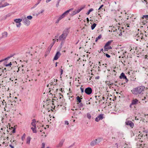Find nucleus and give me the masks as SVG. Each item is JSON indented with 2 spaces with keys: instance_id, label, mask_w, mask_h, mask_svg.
I'll return each instance as SVG.
<instances>
[{
  "instance_id": "12",
  "label": "nucleus",
  "mask_w": 148,
  "mask_h": 148,
  "mask_svg": "<svg viewBox=\"0 0 148 148\" xmlns=\"http://www.w3.org/2000/svg\"><path fill=\"white\" fill-rule=\"evenodd\" d=\"M8 35V33L7 32H4L2 33V36L0 37V40L3 38L6 37Z\"/></svg>"
},
{
  "instance_id": "41",
  "label": "nucleus",
  "mask_w": 148,
  "mask_h": 148,
  "mask_svg": "<svg viewBox=\"0 0 148 148\" xmlns=\"http://www.w3.org/2000/svg\"><path fill=\"white\" fill-rule=\"evenodd\" d=\"M45 143H42V147L41 148H45Z\"/></svg>"
},
{
  "instance_id": "53",
  "label": "nucleus",
  "mask_w": 148,
  "mask_h": 148,
  "mask_svg": "<svg viewBox=\"0 0 148 148\" xmlns=\"http://www.w3.org/2000/svg\"><path fill=\"white\" fill-rule=\"evenodd\" d=\"M112 30H113V31L114 32V31H116L117 30V29H115V30H113V29H112L111 30H109V32H112Z\"/></svg>"
},
{
  "instance_id": "26",
  "label": "nucleus",
  "mask_w": 148,
  "mask_h": 148,
  "mask_svg": "<svg viewBox=\"0 0 148 148\" xmlns=\"http://www.w3.org/2000/svg\"><path fill=\"white\" fill-rule=\"evenodd\" d=\"M143 142V141H142L141 142H140V141L139 140V141L137 143V146H139L140 147L142 146V144H141L140 143H142Z\"/></svg>"
},
{
  "instance_id": "31",
  "label": "nucleus",
  "mask_w": 148,
  "mask_h": 148,
  "mask_svg": "<svg viewBox=\"0 0 148 148\" xmlns=\"http://www.w3.org/2000/svg\"><path fill=\"white\" fill-rule=\"evenodd\" d=\"M101 35H99V36H98L96 38V39L95 40V41L96 42H97V40H98V39L101 38Z\"/></svg>"
},
{
  "instance_id": "24",
  "label": "nucleus",
  "mask_w": 148,
  "mask_h": 148,
  "mask_svg": "<svg viewBox=\"0 0 148 148\" xmlns=\"http://www.w3.org/2000/svg\"><path fill=\"white\" fill-rule=\"evenodd\" d=\"M31 129L32 130L33 132L34 133H36L37 132L36 130V127H32L31 128Z\"/></svg>"
},
{
  "instance_id": "5",
  "label": "nucleus",
  "mask_w": 148,
  "mask_h": 148,
  "mask_svg": "<svg viewBox=\"0 0 148 148\" xmlns=\"http://www.w3.org/2000/svg\"><path fill=\"white\" fill-rule=\"evenodd\" d=\"M22 21V19L21 18H17L14 20V22L16 23V25L17 27H19L21 26V22Z\"/></svg>"
},
{
  "instance_id": "57",
  "label": "nucleus",
  "mask_w": 148,
  "mask_h": 148,
  "mask_svg": "<svg viewBox=\"0 0 148 148\" xmlns=\"http://www.w3.org/2000/svg\"><path fill=\"white\" fill-rule=\"evenodd\" d=\"M61 15L62 17H63V18H64L66 16L64 13L63 14H62Z\"/></svg>"
},
{
  "instance_id": "11",
  "label": "nucleus",
  "mask_w": 148,
  "mask_h": 148,
  "mask_svg": "<svg viewBox=\"0 0 148 148\" xmlns=\"http://www.w3.org/2000/svg\"><path fill=\"white\" fill-rule=\"evenodd\" d=\"M138 100L136 99H134L132 101L131 105H136L138 104Z\"/></svg>"
},
{
  "instance_id": "17",
  "label": "nucleus",
  "mask_w": 148,
  "mask_h": 148,
  "mask_svg": "<svg viewBox=\"0 0 148 148\" xmlns=\"http://www.w3.org/2000/svg\"><path fill=\"white\" fill-rule=\"evenodd\" d=\"M35 122L36 120L35 119H33L32 122L31 123V125L34 127H36V125L35 123Z\"/></svg>"
},
{
  "instance_id": "28",
  "label": "nucleus",
  "mask_w": 148,
  "mask_h": 148,
  "mask_svg": "<svg viewBox=\"0 0 148 148\" xmlns=\"http://www.w3.org/2000/svg\"><path fill=\"white\" fill-rule=\"evenodd\" d=\"M85 6L83 5L79 9H78L79 12H80L83 9L85 8Z\"/></svg>"
},
{
  "instance_id": "38",
  "label": "nucleus",
  "mask_w": 148,
  "mask_h": 148,
  "mask_svg": "<svg viewBox=\"0 0 148 148\" xmlns=\"http://www.w3.org/2000/svg\"><path fill=\"white\" fill-rule=\"evenodd\" d=\"M12 64L11 63V62H10V63L8 64H6L5 65V66H10L11 65H12Z\"/></svg>"
},
{
  "instance_id": "46",
  "label": "nucleus",
  "mask_w": 148,
  "mask_h": 148,
  "mask_svg": "<svg viewBox=\"0 0 148 148\" xmlns=\"http://www.w3.org/2000/svg\"><path fill=\"white\" fill-rule=\"evenodd\" d=\"M142 36H143V35H142V34H141V33H140V35H139L138 36V37H139V38H142Z\"/></svg>"
},
{
  "instance_id": "58",
  "label": "nucleus",
  "mask_w": 148,
  "mask_h": 148,
  "mask_svg": "<svg viewBox=\"0 0 148 148\" xmlns=\"http://www.w3.org/2000/svg\"><path fill=\"white\" fill-rule=\"evenodd\" d=\"M119 28H120V27H118V30H117L116 31V32H117V33H118V31L119 30V31H121V29L119 30Z\"/></svg>"
},
{
  "instance_id": "15",
  "label": "nucleus",
  "mask_w": 148,
  "mask_h": 148,
  "mask_svg": "<svg viewBox=\"0 0 148 148\" xmlns=\"http://www.w3.org/2000/svg\"><path fill=\"white\" fill-rule=\"evenodd\" d=\"M113 40H110L108 41L105 44V47H108V46L111 43L113 42Z\"/></svg>"
},
{
  "instance_id": "43",
  "label": "nucleus",
  "mask_w": 148,
  "mask_h": 148,
  "mask_svg": "<svg viewBox=\"0 0 148 148\" xmlns=\"http://www.w3.org/2000/svg\"><path fill=\"white\" fill-rule=\"evenodd\" d=\"M38 3L36 4L32 8H31V9H32L33 8H34L35 7H36L38 5Z\"/></svg>"
},
{
  "instance_id": "45",
  "label": "nucleus",
  "mask_w": 148,
  "mask_h": 148,
  "mask_svg": "<svg viewBox=\"0 0 148 148\" xmlns=\"http://www.w3.org/2000/svg\"><path fill=\"white\" fill-rule=\"evenodd\" d=\"M95 120L97 122H98L100 120V119H99V118H98V116H97L95 118Z\"/></svg>"
},
{
  "instance_id": "8",
  "label": "nucleus",
  "mask_w": 148,
  "mask_h": 148,
  "mask_svg": "<svg viewBox=\"0 0 148 148\" xmlns=\"http://www.w3.org/2000/svg\"><path fill=\"white\" fill-rule=\"evenodd\" d=\"M125 124L127 125H129L130 127L132 128L134 126V123L130 121L126 120Z\"/></svg>"
},
{
  "instance_id": "49",
  "label": "nucleus",
  "mask_w": 148,
  "mask_h": 148,
  "mask_svg": "<svg viewBox=\"0 0 148 148\" xmlns=\"http://www.w3.org/2000/svg\"><path fill=\"white\" fill-rule=\"evenodd\" d=\"M60 75H61L63 74V70L62 69H60Z\"/></svg>"
},
{
  "instance_id": "2",
  "label": "nucleus",
  "mask_w": 148,
  "mask_h": 148,
  "mask_svg": "<svg viewBox=\"0 0 148 148\" xmlns=\"http://www.w3.org/2000/svg\"><path fill=\"white\" fill-rule=\"evenodd\" d=\"M68 30V28H67L63 31L62 34L60 35L59 37V40H65L69 33Z\"/></svg>"
},
{
  "instance_id": "7",
  "label": "nucleus",
  "mask_w": 148,
  "mask_h": 148,
  "mask_svg": "<svg viewBox=\"0 0 148 148\" xmlns=\"http://www.w3.org/2000/svg\"><path fill=\"white\" fill-rule=\"evenodd\" d=\"M24 25H26V26H28L30 24V22L27 19L26 17L22 19Z\"/></svg>"
},
{
  "instance_id": "56",
  "label": "nucleus",
  "mask_w": 148,
  "mask_h": 148,
  "mask_svg": "<svg viewBox=\"0 0 148 148\" xmlns=\"http://www.w3.org/2000/svg\"><path fill=\"white\" fill-rule=\"evenodd\" d=\"M73 10V8H71L70 9H69V10H67L69 12H70L72 10Z\"/></svg>"
},
{
  "instance_id": "61",
  "label": "nucleus",
  "mask_w": 148,
  "mask_h": 148,
  "mask_svg": "<svg viewBox=\"0 0 148 148\" xmlns=\"http://www.w3.org/2000/svg\"><path fill=\"white\" fill-rule=\"evenodd\" d=\"M41 0H38L37 1V3L39 4Z\"/></svg>"
},
{
  "instance_id": "36",
  "label": "nucleus",
  "mask_w": 148,
  "mask_h": 148,
  "mask_svg": "<svg viewBox=\"0 0 148 148\" xmlns=\"http://www.w3.org/2000/svg\"><path fill=\"white\" fill-rule=\"evenodd\" d=\"M83 104L82 103H81V102L80 103V104L79 105V107L80 108H82L83 107Z\"/></svg>"
},
{
  "instance_id": "35",
  "label": "nucleus",
  "mask_w": 148,
  "mask_h": 148,
  "mask_svg": "<svg viewBox=\"0 0 148 148\" xmlns=\"http://www.w3.org/2000/svg\"><path fill=\"white\" fill-rule=\"evenodd\" d=\"M145 18L148 19V15H144L143 16V18Z\"/></svg>"
},
{
  "instance_id": "48",
  "label": "nucleus",
  "mask_w": 148,
  "mask_h": 148,
  "mask_svg": "<svg viewBox=\"0 0 148 148\" xmlns=\"http://www.w3.org/2000/svg\"><path fill=\"white\" fill-rule=\"evenodd\" d=\"M44 10H42L40 12H38V14H40L41 13H42L43 12H44Z\"/></svg>"
},
{
  "instance_id": "44",
  "label": "nucleus",
  "mask_w": 148,
  "mask_h": 148,
  "mask_svg": "<svg viewBox=\"0 0 148 148\" xmlns=\"http://www.w3.org/2000/svg\"><path fill=\"white\" fill-rule=\"evenodd\" d=\"M105 55L108 58H110V56L107 53L105 54Z\"/></svg>"
},
{
  "instance_id": "18",
  "label": "nucleus",
  "mask_w": 148,
  "mask_h": 148,
  "mask_svg": "<svg viewBox=\"0 0 148 148\" xmlns=\"http://www.w3.org/2000/svg\"><path fill=\"white\" fill-rule=\"evenodd\" d=\"M76 98L77 102L79 103H80L81 102V99L82 98H81L79 96H78L76 97Z\"/></svg>"
},
{
  "instance_id": "23",
  "label": "nucleus",
  "mask_w": 148,
  "mask_h": 148,
  "mask_svg": "<svg viewBox=\"0 0 148 148\" xmlns=\"http://www.w3.org/2000/svg\"><path fill=\"white\" fill-rule=\"evenodd\" d=\"M98 118L100 120H102L103 118V114H99L98 116Z\"/></svg>"
},
{
  "instance_id": "64",
  "label": "nucleus",
  "mask_w": 148,
  "mask_h": 148,
  "mask_svg": "<svg viewBox=\"0 0 148 148\" xmlns=\"http://www.w3.org/2000/svg\"><path fill=\"white\" fill-rule=\"evenodd\" d=\"M108 49H112V47L111 46H109V47H108Z\"/></svg>"
},
{
  "instance_id": "37",
  "label": "nucleus",
  "mask_w": 148,
  "mask_h": 148,
  "mask_svg": "<svg viewBox=\"0 0 148 148\" xmlns=\"http://www.w3.org/2000/svg\"><path fill=\"white\" fill-rule=\"evenodd\" d=\"M116 72L114 70H113L112 71V74H114L115 75H116Z\"/></svg>"
},
{
  "instance_id": "10",
  "label": "nucleus",
  "mask_w": 148,
  "mask_h": 148,
  "mask_svg": "<svg viewBox=\"0 0 148 148\" xmlns=\"http://www.w3.org/2000/svg\"><path fill=\"white\" fill-rule=\"evenodd\" d=\"M64 141V139H62L60 141L59 143L57 145V147H60L63 145V143Z\"/></svg>"
},
{
  "instance_id": "54",
  "label": "nucleus",
  "mask_w": 148,
  "mask_h": 148,
  "mask_svg": "<svg viewBox=\"0 0 148 148\" xmlns=\"http://www.w3.org/2000/svg\"><path fill=\"white\" fill-rule=\"evenodd\" d=\"M9 146L11 148H14V146L13 145H9Z\"/></svg>"
},
{
  "instance_id": "6",
  "label": "nucleus",
  "mask_w": 148,
  "mask_h": 148,
  "mask_svg": "<svg viewBox=\"0 0 148 148\" xmlns=\"http://www.w3.org/2000/svg\"><path fill=\"white\" fill-rule=\"evenodd\" d=\"M119 78L121 79H125L126 83H127L128 81V80L126 76L123 73H121L120 76H119Z\"/></svg>"
},
{
  "instance_id": "13",
  "label": "nucleus",
  "mask_w": 148,
  "mask_h": 148,
  "mask_svg": "<svg viewBox=\"0 0 148 148\" xmlns=\"http://www.w3.org/2000/svg\"><path fill=\"white\" fill-rule=\"evenodd\" d=\"M79 12L78 10H75L73 12H72L71 13V15L72 16H73L74 15H75V14L78 13Z\"/></svg>"
},
{
  "instance_id": "20",
  "label": "nucleus",
  "mask_w": 148,
  "mask_h": 148,
  "mask_svg": "<svg viewBox=\"0 0 148 148\" xmlns=\"http://www.w3.org/2000/svg\"><path fill=\"white\" fill-rule=\"evenodd\" d=\"M53 42L49 46V47H50L49 48H51V49L52 47H53V45H54V43H55V42H56V40L54 39H53Z\"/></svg>"
},
{
  "instance_id": "29",
  "label": "nucleus",
  "mask_w": 148,
  "mask_h": 148,
  "mask_svg": "<svg viewBox=\"0 0 148 148\" xmlns=\"http://www.w3.org/2000/svg\"><path fill=\"white\" fill-rule=\"evenodd\" d=\"M146 99V97H144V98L142 99V101L143 103H145L147 102L146 101H145V99Z\"/></svg>"
},
{
  "instance_id": "55",
  "label": "nucleus",
  "mask_w": 148,
  "mask_h": 148,
  "mask_svg": "<svg viewBox=\"0 0 148 148\" xmlns=\"http://www.w3.org/2000/svg\"><path fill=\"white\" fill-rule=\"evenodd\" d=\"M60 21V20H59V19L58 18L56 21V23L57 24Z\"/></svg>"
},
{
  "instance_id": "39",
  "label": "nucleus",
  "mask_w": 148,
  "mask_h": 148,
  "mask_svg": "<svg viewBox=\"0 0 148 148\" xmlns=\"http://www.w3.org/2000/svg\"><path fill=\"white\" fill-rule=\"evenodd\" d=\"M25 134H24L21 137V139L22 140H23V139L25 138Z\"/></svg>"
},
{
  "instance_id": "60",
  "label": "nucleus",
  "mask_w": 148,
  "mask_h": 148,
  "mask_svg": "<svg viewBox=\"0 0 148 148\" xmlns=\"http://www.w3.org/2000/svg\"><path fill=\"white\" fill-rule=\"evenodd\" d=\"M51 0H46V1L47 3H48V2L51 1Z\"/></svg>"
},
{
  "instance_id": "42",
  "label": "nucleus",
  "mask_w": 148,
  "mask_h": 148,
  "mask_svg": "<svg viewBox=\"0 0 148 148\" xmlns=\"http://www.w3.org/2000/svg\"><path fill=\"white\" fill-rule=\"evenodd\" d=\"M69 13V12L68 11V10H67L66 11H65V12H64V13L65 14V16H66V15H67Z\"/></svg>"
},
{
  "instance_id": "27",
  "label": "nucleus",
  "mask_w": 148,
  "mask_h": 148,
  "mask_svg": "<svg viewBox=\"0 0 148 148\" xmlns=\"http://www.w3.org/2000/svg\"><path fill=\"white\" fill-rule=\"evenodd\" d=\"M93 10V9L91 8L88 10V11L87 12V13H86V14L87 15H89L90 14V12L92 11Z\"/></svg>"
},
{
  "instance_id": "34",
  "label": "nucleus",
  "mask_w": 148,
  "mask_h": 148,
  "mask_svg": "<svg viewBox=\"0 0 148 148\" xmlns=\"http://www.w3.org/2000/svg\"><path fill=\"white\" fill-rule=\"evenodd\" d=\"M60 1H61V0H58V1H57V4L56 5V7L57 8H58V6L59 5V4L60 2Z\"/></svg>"
},
{
  "instance_id": "51",
  "label": "nucleus",
  "mask_w": 148,
  "mask_h": 148,
  "mask_svg": "<svg viewBox=\"0 0 148 148\" xmlns=\"http://www.w3.org/2000/svg\"><path fill=\"white\" fill-rule=\"evenodd\" d=\"M63 18V17H62L61 15H60L58 18L59 19V20H60Z\"/></svg>"
},
{
  "instance_id": "22",
  "label": "nucleus",
  "mask_w": 148,
  "mask_h": 148,
  "mask_svg": "<svg viewBox=\"0 0 148 148\" xmlns=\"http://www.w3.org/2000/svg\"><path fill=\"white\" fill-rule=\"evenodd\" d=\"M9 5V3L6 2L4 4L1 5V6H0V8L5 7L6 6L8 5Z\"/></svg>"
},
{
  "instance_id": "4",
  "label": "nucleus",
  "mask_w": 148,
  "mask_h": 148,
  "mask_svg": "<svg viewBox=\"0 0 148 148\" xmlns=\"http://www.w3.org/2000/svg\"><path fill=\"white\" fill-rule=\"evenodd\" d=\"M101 141V139L100 138H98L91 141L90 143V145L91 146H94L99 143Z\"/></svg>"
},
{
  "instance_id": "47",
  "label": "nucleus",
  "mask_w": 148,
  "mask_h": 148,
  "mask_svg": "<svg viewBox=\"0 0 148 148\" xmlns=\"http://www.w3.org/2000/svg\"><path fill=\"white\" fill-rule=\"evenodd\" d=\"M65 125H68L69 124V122L67 121H65Z\"/></svg>"
},
{
  "instance_id": "1",
  "label": "nucleus",
  "mask_w": 148,
  "mask_h": 148,
  "mask_svg": "<svg viewBox=\"0 0 148 148\" xmlns=\"http://www.w3.org/2000/svg\"><path fill=\"white\" fill-rule=\"evenodd\" d=\"M145 87L143 86H141L138 87L137 88H134L132 92L133 94L135 95H137L139 94H143V92L144 91Z\"/></svg>"
},
{
  "instance_id": "52",
  "label": "nucleus",
  "mask_w": 148,
  "mask_h": 148,
  "mask_svg": "<svg viewBox=\"0 0 148 148\" xmlns=\"http://www.w3.org/2000/svg\"><path fill=\"white\" fill-rule=\"evenodd\" d=\"M103 6V5H102L99 8L98 10H99L101 8H102Z\"/></svg>"
},
{
  "instance_id": "59",
  "label": "nucleus",
  "mask_w": 148,
  "mask_h": 148,
  "mask_svg": "<svg viewBox=\"0 0 148 148\" xmlns=\"http://www.w3.org/2000/svg\"><path fill=\"white\" fill-rule=\"evenodd\" d=\"M15 129H14L12 131V132L13 133H15Z\"/></svg>"
},
{
  "instance_id": "25",
  "label": "nucleus",
  "mask_w": 148,
  "mask_h": 148,
  "mask_svg": "<svg viewBox=\"0 0 148 148\" xmlns=\"http://www.w3.org/2000/svg\"><path fill=\"white\" fill-rule=\"evenodd\" d=\"M97 25V24L95 23H94L91 26V28L92 30H93L95 28Z\"/></svg>"
},
{
  "instance_id": "62",
  "label": "nucleus",
  "mask_w": 148,
  "mask_h": 148,
  "mask_svg": "<svg viewBox=\"0 0 148 148\" xmlns=\"http://www.w3.org/2000/svg\"><path fill=\"white\" fill-rule=\"evenodd\" d=\"M5 0H1V2H0V5H1V4L2 3V2L4 1Z\"/></svg>"
},
{
  "instance_id": "14",
  "label": "nucleus",
  "mask_w": 148,
  "mask_h": 148,
  "mask_svg": "<svg viewBox=\"0 0 148 148\" xmlns=\"http://www.w3.org/2000/svg\"><path fill=\"white\" fill-rule=\"evenodd\" d=\"M51 50V48H48L45 53V57H46L48 55L50 52Z\"/></svg>"
},
{
  "instance_id": "9",
  "label": "nucleus",
  "mask_w": 148,
  "mask_h": 148,
  "mask_svg": "<svg viewBox=\"0 0 148 148\" xmlns=\"http://www.w3.org/2000/svg\"><path fill=\"white\" fill-rule=\"evenodd\" d=\"M61 55V54L60 52H57L54 58V60H58L60 56Z\"/></svg>"
},
{
  "instance_id": "50",
  "label": "nucleus",
  "mask_w": 148,
  "mask_h": 148,
  "mask_svg": "<svg viewBox=\"0 0 148 148\" xmlns=\"http://www.w3.org/2000/svg\"><path fill=\"white\" fill-rule=\"evenodd\" d=\"M121 52L122 53L123 55H124L125 53H126V52L125 51H121Z\"/></svg>"
},
{
  "instance_id": "33",
  "label": "nucleus",
  "mask_w": 148,
  "mask_h": 148,
  "mask_svg": "<svg viewBox=\"0 0 148 148\" xmlns=\"http://www.w3.org/2000/svg\"><path fill=\"white\" fill-rule=\"evenodd\" d=\"M82 86L80 88V89L81 90V93H83L84 92V89L83 88H82Z\"/></svg>"
},
{
  "instance_id": "30",
  "label": "nucleus",
  "mask_w": 148,
  "mask_h": 148,
  "mask_svg": "<svg viewBox=\"0 0 148 148\" xmlns=\"http://www.w3.org/2000/svg\"><path fill=\"white\" fill-rule=\"evenodd\" d=\"M26 18L28 20H31L32 19V17L30 15L27 16Z\"/></svg>"
},
{
  "instance_id": "3",
  "label": "nucleus",
  "mask_w": 148,
  "mask_h": 148,
  "mask_svg": "<svg viewBox=\"0 0 148 148\" xmlns=\"http://www.w3.org/2000/svg\"><path fill=\"white\" fill-rule=\"evenodd\" d=\"M92 92V89L90 87L86 88L84 90V92L88 95H91Z\"/></svg>"
},
{
  "instance_id": "21",
  "label": "nucleus",
  "mask_w": 148,
  "mask_h": 148,
  "mask_svg": "<svg viewBox=\"0 0 148 148\" xmlns=\"http://www.w3.org/2000/svg\"><path fill=\"white\" fill-rule=\"evenodd\" d=\"M31 140V138L30 136H28L27 138V143L28 144H29L30 143V141Z\"/></svg>"
},
{
  "instance_id": "63",
  "label": "nucleus",
  "mask_w": 148,
  "mask_h": 148,
  "mask_svg": "<svg viewBox=\"0 0 148 148\" xmlns=\"http://www.w3.org/2000/svg\"><path fill=\"white\" fill-rule=\"evenodd\" d=\"M6 70V68H4V69H3L2 70V72H3L4 71V70Z\"/></svg>"
},
{
  "instance_id": "19",
  "label": "nucleus",
  "mask_w": 148,
  "mask_h": 148,
  "mask_svg": "<svg viewBox=\"0 0 148 148\" xmlns=\"http://www.w3.org/2000/svg\"><path fill=\"white\" fill-rule=\"evenodd\" d=\"M91 115L90 112H88L87 114L86 117L88 119H90L91 118Z\"/></svg>"
},
{
  "instance_id": "16",
  "label": "nucleus",
  "mask_w": 148,
  "mask_h": 148,
  "mask_svg": "<svg viewBox=\"0 0 148 148\" xmlns=\"http://www.w3.org/2000/svg\"><path fill=\"white\" fill-rule=\"evenodd\" d=\"M13 56V55H10V56H8V57H7V58H5V59H4L3 60H0V62H2L3 61H4L5 60H8V59H9L10 58L12 57Z\"/></svg>"
},
{
  "instance_id": "32",
  "label": "nucleus",
  "mask_w": 148,
  "mask_h": 148,
  "mask_svg": "<svg viewBox=\"0 0 148 148\" xmlns=\"http://www.w3.org/2000/svg\"><path fill=\"white\" fill-rule=\"evenodd\" d=\"M12 143L13 145H14L15 144V145H16L17 143L16 142V140H13L12 141Z\"/></svg>"
},
{
  "instance_id": "40",
  "label": "nucleus",
  "mask_w": 148,
  "mask_h": 148,
  "mask_svg": "<svg viewBox=\"0 0 148 148\" xmlns=\"http://www.w3.org/2000/svg\"><path fill=\"white\" fill-rule=\"evenodd\" d=\"M105 47V46H104V50L105 51H107L108 50V47Z\"/></svg>"
}]
</instances>
